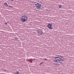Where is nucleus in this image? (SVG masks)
<instances>
[{"label":"nucleus","instance_id":"1","mask_svg":"<svg viewBox=\"0 0 74 74\" xmlns=\"http://www.w3.org/2000/svg\"><path fill=\"white\" fill-rule=\"evenodd\" d=\"M64 58L62 59L61 58L59 57H55V58L53 60V62L55 63H60L61 64L62 63V62H63L64 61Z\"/></svg>","mask_w":74,"mask_h":74},{"label":"nucleus","instance_id":"2","mask_svg":"<svg viewBox=\"0 0 74 74\" xmlns=\"http://www.w3.org/2000/svg\"><path fill=\"white\" fill-rule=\"evenodd\" d=\"M37 33L39 36H41V35H42L43 34V32H42V30L39 29L37 31Z\"/></svg>","mask_w":74,"mask_h":74},{"label":"nucleus","instance_id":"3","mask_svg":"<svg viewBox=\"0 0 74 74\" xmlns=\"http://www.w3.org/2000/svg\"><path fill=\"white\" fill-rule=\"evenodd\" d=\"M27 19V16L25 15H23L22 16L21 18V20L23 22H25Z\"/></svg>","mask_w":74,"mask_h":74},{"label":"nucleus","instance_id":"4","mask_svg":"<svg viewBox=\"0 0 74 74\" xmlns=\"http://www.w3.org/2000/svg\"><path fill=\"white\" fill-rule=\"evenodd\" d=\"M36 8L38 10H40L41 8V4L39 3H38L37 4H35Z\"/></svg>","mask_w":74,"mask_h":74},{"label":"nucleus","instance_id":"5","mask_svg":"<svg viewBox=\"0 0 74 74\" xmlns=\"http://www.w3.org/2000/svg\"><path fill=\"white\" fill-rule=\"evenodd\" d=\"M52 25L50 23H49L48 25H47V27L49 29H52L53 27H52Z\"/></svg>","mask_w":74,"mask_h":74},{"label":"nucleus","instance_id":"6","mask_svg":"<svg viewBox=\"0 0 74 74\" xmlns=\"http://www.w3.org/2000/svg\"><path fill=\"white\" fill-rule=\"evenodd\" d=\"M4 5L6 7H8V5H7V3H4Z\"/></svg>","mask_w":74,"mask_h":74},{"label":"nucleus","instance_id":"7","mask_svg":"<svg viewBox=\"0 0 74 74\" xmlns=\"http://www.w3.org/2000/svg\"><path fill=\"white\" fill-rule=\"evenodd\" d=\"M62 5H59V8H62Z\"/></svg>","mask_w":74,"mask_h":74},{"label":"nucleus","instance_id":"8","mask_svg":"<svg viewBox=\"0 0 74 74\" xmlns=\"http://www.w3.org/2000/svg\"><path fill=\"white\" fill-rule=\"evenodd\" d=\"M57 56H59V57H61V58H63V56H62L60 55V56L58 55Z\"/></svg>","mask_w":74,"mask_h":74},{"label":"nucleus","instance_id":"9","mask_svg":"<svg viewBox=\"0 0 74 74\" xmlns=\"http://www.w3.org/2000/svg\"><path fill=\"white\" fill-rule=\"evenodd\" d=\"M18 39H17V38H14V40L15 41H18Z\"/></svg>","mask_w":74,"mask_h":74},{"label":"nucleus","instance_id":"10","mask_svg":"<svg viewBox=\"0 0 74 74\" xmlns=\"http://www.w3.org/2000/svg\"><path fill=\"white\" fill-rule=\"evenodd\" d=\"M16 74H19V71L17 72L16 73Z\"/></svg>","mask_w":74,"mask_h":74},{"label":"nucleus","instance_id":"11","mask_svg":"<svg viewBox=\"0 0 74 74\" xmlns=\"http://www.w3.org/2000/svg\"><path fill=\"white\" fill-rule=\"evenodd\" d=\"M44 60H47V59L45 58V59H44Z\"/></svg>","mask_w":74,"mask_h":74},{"label":"nucleus","instance_id":"12","mask_svg":"<svg viewBox=\"0 0 74 74\" xmlns=\"http://www.w3.org/2000/svg\"><path fill=\"white\" fill-rule=\"evenodd\" d=\"M30 62V63H33V62H32V61H31V62H30V61H29Z\"/></svg>","mask_w":74,"mask_h":74},{"label":"nucleus","instance_id":"13","mask_svg":"<svg viewBox=\"0 0 74 74\" xmlns=\"http://www.w3.org/2000/svg\"><path fill=\"white\" fill-rule=\"evenodd\" d=\"M9 7H10V8H12V6H10Z\"/></svg>","mask_w":74,"mask_h":74},{"label":"nucleus","instance_id":"14","mask_svg":"<svg viewBox=\"0 0 74 74\" xmlns=\"http://www.w3.org/2000/svg\"><path fill=\"white\" fill-rule=\"evenodd\" d=\"M5 25H7V23H5Z\"/></svg>","mask_w":74,"mask_h":74},{"label":"nucleus","instance_id":"15","mask_svg":"<svg viewBox=\"0 0 74 74\" xmlns=\"http://www.w3.org/2000/svg\"><path fill=\"white\" fill-rule=\"evenodd\" d=\"M42 62L40 64V65L41 64H42Z\"/></svg>","mask_w":74,"mask_h":74},{"label":"nucleus","instance_id":"16","mask_svg":"<svg viewBox=\"0 0 74 74\" xmlns=\"http://www.w3.org/2000/svg\"><path fill=\"white\" fill-rule=\"evenodd\" d=\"M11 0V1H14V0Z\"/></svg>","mask_w":74,"mask_h":74},{"label":"nucleus","instance_id":"17","mask_svg":"<svg viewBox=\"0 0 74 74\" xmlns=\"http://www.w3.org/2000/svg\"><path fill=\"white\" fill-rule=\"evenodd\" d=\"M27 61H29V60H27Z\"/></svg>","mask_w":74,"mask_h":74}]
</instances>
